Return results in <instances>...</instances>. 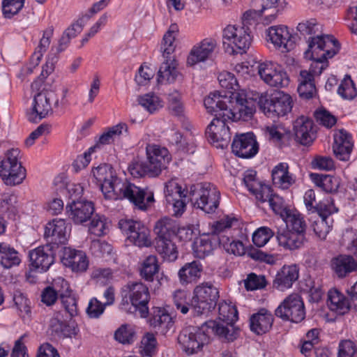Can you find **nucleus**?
<instances>
[{
    "instance_id": "7ed1b4c3",
    "label": "nucleus",
    "mask_w": 357,
    "mask_h": 357,
    "mask_svg": "<svg viewBox=\"0 0 357 357\" xmlns=\"http://www.w3.org/2000/svg\"><path fill=\"white\" fill-rule=\"evenodd\" d=\"M211 335L218 336L223 341L233 342L236 340V332L232 326H224L209 320L199 328H185L178 335V340L183 351L188 355H192L202 351L209 343Z\"/></svg>"
},
{
    "instance_id": "412c9836",
    "label": "nucleus",
    "mask_w": 357,
    "mask_h": 357,
    "mask_svg": "<svg viewBox=\"0 0 357 357\" xmlns=\"http://www.w3.org/2000/svg\"><path fill=\"white\" fill-rule=\"evenodd\" d=\"M94 212L93 204L86 200L73 201L66 206L68 218L77 225L88 221Z\"/></svg>"
},
{
    "instance_id": "72a5a7b5",
    "label": "nucleus",
    "mask_w": 357,
    "mask_h": 357,
    "mask_svg": "<svg viewBox=\"0 0 357 357\" xmlns=\"http://www.w3.org/2000/svg\"><path fill=\"white\" fill-rule=\"evenodd\" d=\"M243 181L247 189L255 196L256 199H262L261 195H267L269 193V186L262 184L257 178V172L249 169L244 172Z\"/></svg>"
},
{
    "instance_id": "79ce46f5",
    "label": "nucleus",
    "mask_w": 357,
    "mask_h": 357,
    "mask_svg": "<svg viewBox=\"0 0 357 357\" xmlns=\"http://www.w3.org/2000/svg\"><path fill=\"white\" fill-rule=\"evenodd\" d=\"M159 271V264L156 256L151 255L146 257L142 262L139 273L145 280L152 282L154 275Z\"/></svg>"
},
{
    "instance_id": "cd10ccee",
    "label": "nucleus",
    "mask_w": 357,
    "mask_h": 357,
    "mask_svg": "<svg viewBox=\"0 0 357 357\" xmlns=\"http://www.w3.org/2000/svg\"><path fill=\"white\" fill-rule=\"evenodd\" d=\"M273 323V314L265 308L260 309L250 319V330L257 335H262L269 331Z\"/></svg>"
},
{
    "instance_id": "9d476101",
    "label": "nucleus",
    "mask_w": 357,
    "mask_h": 357,
    "mask_svg": "<svg viewBox=\"0 0 357 357\" xmlns=\"http://www.w3.org/2000/svg\"><path fill=\"white\" fill-rule=\"evenodd\" d=\"M218 298V289L211 282H203L193 291L191 309L196 315L206 314L215 308Z\"/></svg>"
},
{
    "instance_id": "ea45409f",
    "label": "nucleus",
    "mask_w": 357,
    "mask_h": 357,
    "mask_svg": "<svg viewBox=\"0 0 357 357\" xmlns=\"http://www.w3.org/2000/svg\"><path fill=\"white\" fill-rule=\"evenodd\" d=\"M310 176L316 185L326 192H335L340 186V181L337 177L318 174H311Z\"/></svg>"
},
{
    "instance_id": "a211bd4d",
    "label": "nucleus",
    "mask_w": 357,
    "mask_h": 357,
    "mask_svg": "<svg viewBox=\"0 0 357 357\" xmlns=\"http://www.w3.org/2000/svg\"><path fill=\"white\" fill-rule=\"evenodd\" d=\"M218 79L221 87L225 89L226 90H227V91L225 92L224 95H222L218 92H215L213 93H211L208 97H214L215 96H218L222 98L228 97L229 99H231V102H233L232 104L236 105V99L233 98V95L234 93H238V95L242 96L241 98H243V100L242 101H241V102L243 105H247V102H253L252 100H249L247 99L245 91L243 89H240V86L238 85L237 79L235 77L234 75L232 74L231 73L223 71L219 74Z\"/></svg>"
},
{
    "instance_id": "2eb2a0df",
    "label": "nucleus",
    "mask_w": 357,
    "mask_h": 357,
    "mask_svg": "<svg viewBox=\"0 0 357 357\" xmlns=\"http://www.w3.org/2000/svg\"><path fill=\"white\" fill-rule=\"evenodd\" d=\"M267 40L282 53H287L294 49L296 38L288 27L284 25L270 26L266 30Z\"/></svg>"
},
{
    "instance_id": "9b49d317",
    "label": "nucleus",
    "mask_w": 357,
    "mask_h": 357,
    "mask_svg": "<svg viewBox=\"0 0 357 357\" xmlns=\"http://www.w3.org/2000/svg\"><path fill=\"white\" fill-rule=\"evenodd\" d=\"M292 99L282 91H276L270 96H261L259 105L268 117H279L287 115L291 111Z\"/></svg>"
},
{
    "instance_id": "473e14b6",
    "label": "nucleus",
    "mask_w": 357,
    "mask_h": 357,
    "mask_svg": "<svg viewBox=\"0 0 357 357\" xmlns=\"http://www.w3.org/2000/svg\"><path fill=\"white\" fill-rule=\"evenodd\" d=\"M331 268L338 278H344L357 271V261L349 255H339L331 261Z\"/></svg>"
},
{
    "instance_id": "c85d7f7f",
    "label": "nucleus",
    "mask_w": 357,
    "mask_h": 357,
    "mask_svg": "<svg viewBox=\"0 0 357 357\" xmlns=\"http://www.w3.org/2000/svg\"><path fill=\"white\" fill-rule=\"evenodd\" d=\"M276 238L280 246L289 250L301 248L306 241L305 235L285 229L278 230Z\"/></svg>"
},
{
    "instance_id": "4be33fe9",
    "label": "nucleus",
    "mask_w": 357,
    "mask_h": 357,
    "mask_svg": "<svg viewBox=\"0 0 357 357\" xmlns=\"http://www.w3.org/2000/svg\"><path fill=\"white\" fill-rule=\"evenodd\" d=\"M61 262L66 267L76 273L84 272L89 266V261L86 254L82 250L69 247L63 248Z\"/></svg>"
},
{
    "instance_id": "f03ea898",
    "label": "nucleus",
    "mask_w": 357,
    "mask_h": 357,
    "mask_svg": "<svg viewBox=\"0 0 357 357\" xmlns=\"http://www.w3.org/2000/svg\"><path fill=\"white\" fill-rule=\"evenodd\" d=\"M92 174L106 199H127L142 211L146 210L154 202L153 192L142 189L126 179L121 180L108 164H102L93 169Z\"/></svg>"
},
{
    "instance_id": "a18cd8bd",
    "label": "nucleus",
    "mask_w": 357,
    "mask_h": 357,
    "mask_svg": "<svg viewBox=\"0 0 357 357\" xmlns=\"http://www.w3.org/2000/svg\"><path fill=\"white\" fill-rule=\"evenodd\" d=\"M219 245L222 246L227 252L234 255L241 256L245 253V248L243 243L231 239L229 235L220 236Z\"/></svg>"
},
{
    "instance_id": "0e129e2a",
    "label": "nucleus",
    "mask_w": 357,
    "mask_h": 357,
    "mask_svg": "<svg viewBox=\"0 0 357 357\" xmlns=\"http://www.w3.org/2000/svg\"><path fill=\"white\" fill-rule=\"evenodd\" d=\"M105 220L106 219L103 216H100L98 215L93 216L89 227V232L97 236L104 235L105 234V230L107 229Z\"/></svg>"
},
{
    "instance_id": "423d86ee",
    "label": "nucleus",
    "mask_w": 357,
    "mask_h": 357,
    "mask_svg": "<svg viewBox=\"0 0 357 357\" xmlns=\"http://www.w3.org/2000/svg\"><path fill=\"white\" fill-rule=\"evenodd\" d=\"M61 98L59 100L56 94L52 90L43 89L33 96L31 111L28 114V119L31 122H38L45 118L53 112L52 107L50 103L54 100L53 107L57 110L63 111L69 105L67 98L68 89L63 87L61 91Z\"/></svg>"
},
{
    "instance_id": "7c9ffc66",
    "label": "nucleus",
    "mask_w": 357,
    "mask_h": 357,
    "mask_svg": "<svg viewBox=\"0 0 357 357\" xmlns=\"http://www.w3.org/2000/svg\"><path fill=\"white\" fill-rule=\"evenodd\" d=\"M271 176L273 185L282 190L289 188L296 181L295 176L289 172V165L285 162L274 167Z\"/></svg>"
},
{
    "instance_id": "0eeeda50",
    "label": "nucleus",
    "mask_w": 357,
    "mask_h": 357,
    "mask_svg": "<svg viewBox=\"0 0 357 357\" xmlns=\"http://www.w3.org/2000/svg\"><path fill=\"white\" fill-rule=\"evenodd\" d=\"M189 197L194 206L206 213L215 211L220 204V193L210 183H199L190 186Z\"/></svg>"
},
{
    "instance_id": "c756f323",
    "label": "nucleus",
    "mask_w": 357,
    "mask_h": 357,
    "mask_svg": "<svg viewBox=\"0 0 357 357\" xmlns=\"http://www.w3.org/2000/svg\"><path fill=\"white\" fill-rule=\"evenodd\" d=\"M177 67L178 63L175 57L164 59L158 72V83L165 84L174 82L181 75Z\"/></svg>"
},
{
    "instance_id": "37998d69",
    "label": "nucleus",
    "mask_w": 357,
    "mask_h": 357,
    "mask_svg": "<svg viewBox=\"0 0 357 357\" xmlns=\"http://www.w3.org/2000/svg\"><path fill=\"white\" fill-rule=\"evenodd\" d=\"M236 221V218L227 216L215 222L211 227L213 239L220 243V236L230 234V229Z\"/></svg>"
},
{
    "instance_id": "ddd939ff",
    "label": "nucleus",
    "mask_w": 357,
    "mask_h": 357,
    "mask_svg": "<svg viewBox=\"0 0 357 357\" xmlns=\"http://www.w3.org/2000/svg\"><path fill=\"white\" fill-rule=\"evenodd\" d=\"M275 314L284 321L299 323L305 317L303 301L300 295L293 294L287 296L276 308Z\"/></svg>"
},
{
    "instance_id": "f8f14e48",
    "label": "nucleus",
    "mask_w": 357,
    "mask_h": 357,
    "mask_svg": "<svg viewBox=\"0 0 357 357\" xmlns=\"http://www.w3.org/2000/svg\"><path fill=\"white\" fill-rule=\"evenodd\" d=\"M57 250L51 244L39 246L29 252L31 270L26 274L27 280L30 282H35L34 277L31 275L33 270L40 273L46 272L54 263Z\"/></svg>"
},
{
    "instance_id": "603ef678",
    "label": "nucleus",
    "mask_w": 357,
    "mask_h": 357,
    "mask_svg": "<svg viewBox=\"0 0 357 357\" xmlns=\"http://www.w3.org/2000/svg\"><path fill=\"white\" fill-rule=\"evenodd\" d=\"M188 294L181 289H177L173 293V302L176 310L180 311L183 314H186L190 306V301H188Z\"/></svg>"
},
{
    "instance_id": "864d4df0",
    "label": "nucleus",
    "mask_w": 357,
    "mask_h": 357,
    "mask_svg": "<svg viewBox=\"0 0 357 357\" xmlns=\"http://www.w3.org/2000/svg\"><path fill=\"white\" fill-rule=\"evenodd\" d=\"M185 190H182L181 185L174 181L167 182L165 185V194L167 202H172L174 199L181 197H186L187 194L189 195V190L185 192Z\"/></svg>"
},
{
    "instance_id": "4c0bfd02",
    "label": "nucleus",
    "mask_w": 357,
    "mask_h": 357,
    "mask_svg": "<svg viewBox=\"0 0 357 357\" xmlns=\"http://www.w3.org/2000/svg\"><path fill=\"white\" fill-rule=\"evenodd\" d=\"M283 220L286 224V229L291 231L301 233L306 236L307 225L303 215L296 212L286 211Z\"/></svg>"
},
{
    "instance_id": "1a4fd4ad",
    "label": "nucleus",
    "mask_w": 357,
    "mask_h": 357,
    "mask_svg": "<svg viewBox=\"0 0 357 357\" xmlns=\"http://www.w3.org/2000/svg\"><path fill=\"white\" fill-rule=\"evenodd\" d=\"M128 291L130 304L122 301L120 308L127 313L139 312L141 317H146L149 314L148 303L150 300L149 288L142 282H130L126 285Z\"/></svg>"
},
{
    "instance_id": "6ab92c4d",
    "label": "nucleus",
    "mask_w": 357,
    "mask_h": 357,
    "mask_svg": "<svg viewBox=\"0 0 357 357\" xmlns=\"http://www.w3.org/2000/svg\"><path fill=\"white\" fill-rule=\"evenodd\" d=\"M231 149L234 154L242 158L254 157L259 151V145L252 132L236 135Z\"/></svg>"
},
{
    "instance_id": "bb28decb",
    "label": "nucleus",
    "mask_w": 357,
    "mask_h": 357,
    "mask_svg": "<svg viewBox=\"0 0 357 357\" xmlns=\"http://www.w3.org/2000/svg\"><path fill=\"white\" fill-rule=\"evenodd\" d=\"M296 140L302 145L310 144L316 137L313 122L306 116H301L294 123Z\"/></svg>"
},
{
    "instance_id": "4d7b16f0",
    "label": "nucleus",
    "mask_w": 357,
    "mask_h": 357,
    "mask_svg": "<svg viewBox=\"0 0 357 357\" xmlns=\"http://www.w3.org/2000/svg\"><path fill=\"white\" fill-rule=\"evenodd\" d=\"M173 31H167L163 36L161 44V52L164 59L175 57L174 55L176 48V45L174 44L175 36H173Z\"/></svg>"
},
{
    "instance_id": "f257e3e1",
    "label": "nucleus",
    "mask_w": 357,
    "mask_h": 357,
    "mask_svg": "<svg viewBox=\"0 0 357 357\" xmlns=\"http://www.w3.org/2000/svg\"><path fill=\"white\" fill-rule=\"evenodd\" d=\"M233 96V98L236 99V105H233L228 97L218 96L206 97L204 101L207 112L215 116L208 126L206 134L211 143L216 144L217 147L222 149L228 145L231 139L229 128L226 125V121H248L255 111L254 102L243 105L241 102L242 96L238 93Z\"/></svg>"
},
{
    "instance_id": "f704fd0d",
    "label": "nucleus",
    "mask_w": 357,
    "mask_h": 357,
    "mask_svg": "<svg viewBox=\"0 0 357 357\" xmlns=\"http://www.w3.org/2000/svg\"><path fill=\"white\" fill-rule=\"evenodd\" d=\"M219 321L214 320L216 323L224 325V326H232L236 332V339L238 335V330L234 326V323L238 319V311L236 307L230 303L222 301L219 303L218 307Z\"/></svg>"
},
{
    "instance_id": "6e6d98bb",
    "label": "nucleus",
    "mask_w": 357,
    "mask_h": 357,
    "mask_svg": "<svg viewBox=\"0 0 357 357\" xmlns=\"http://www.w3.org/2000/svg\"><path fill=\"white\" fill-rule=\"evenodd\" d=\"M338 209L335 206L333 200L332 199H326L320 202L314 207L313 212H317L319 217L327 218L328 220L333 219L331 215L333 213H337Z\"/></svg>"
},
{
    "instance_id": "13d9d810",
    "label": "nucleus",
    "mask_w": 357,
    "mask_h": 357,
    "mask_svg": "<svg viewBox=\"0 0 357 357\" xmlns=\"http://www.w3.org/2000/svg\"><path fill=\"white\" fill-rule=\"evenodd\" d=\"M333 219L319 217L314 220L312 227L315 234L320 239H325L332 227Z\"/></svg>"
},
{
    "instance_id": "c9c22d12",
    "label": "nucleus",
    "mask_w": 357,
    "mask_h": 357,
    "mask_svg": "<svg viewBox=\"0 0 357 357\" xmlns=\"http://www.w3.org/2000/svg\"><path fill=\"white\" fill-rule=\"evenodd\" d=\"M202 269V264L197 261L185 264L178 272L181 284L188 285L196 282L201 276Z\"/></svg>"
},
{
    "instance_id": "20e7f679",
    "label": "nucleus",
    "mask_w": 357,
    "mask_h": 357,
    "mask_svg": "<svg viewBox=\"0 0 357 357\" xmlns=\"http://www.w3.org/2000/svg\"><path fill=\"white\" fill-rule=\"evenodd\" d=\"M340 50L337 40L331 35H317L308 40L305 56L312 60L310 72L319 75L328 66L327 59L333 57Z\"/></svg>"
},
{
    "instance_id": "e433bc0d",
    "label": "nucleus",
    "mask_w": 357,
    "mask_h": 357,
    "mask_svg": "<svg viewBox=\"0 0 357 357\" xmlns=\"http://www.w3.org/2000/svg\"><path fill=\"white\" fill-rule=\"evenodd\" d=\"M328 305L332 311L339 314H344L350 309L349 299L336 289H331L328 291Z\"/></svg>"
},
{
    "instance_id": "f3484780",
    "label": "nucleus",
    "mask_w": 357,
    "mask_h": 357,
    "mask_svg": "<svg viewBox=\"0 0 357 357\" xmlns=\"http://www.w3.org/2000/svg\"><path fill=\"white\" fill-rule=\"evenodd\" d=\"M260 77L273 87H284L289 84V77L280 66L271 62L260 63L258 67Z\"/></svg>"
},
{
    "instance_id": "2f4dec72",
    "label": "nucleus",
    "mask_w": 357,
    "mask_h": 357,
    "mask_svg": "<svg viewBox=\"0 0 357 357\" xmlns=\"http://www.w3.org/2000/svg\"><path fill=\"white\" fill-rule=\"evenodd\" d=\"M279 0H255L254 6L255 7L252 13L253 19L255 20L257 15H262L264 17V21L266 24L273 21L278 12Z\"/></svg>"
},
{
    "instance_id": "69168bd1",
    "label": "nucleus",
    "mask_w": 357,
    "mask_h": 357,
    "mask_svg": "<svg viewBox=\"0 0 357 357\" xmlns=\"http://www.w3.org/2000/svg\"><path fill=\"white\" fill-rule=\"evenodd\" d=\"M168 109L174 116H180L183 112V103L181 101V95L174 91L169 95Z\"/></svg>"
},
{
    "instance_id": "680f3d73",
    "label": "nucleus",
    "mask_w": 357,
    "mask_h": 357,
    "mask_svg": "<svg viewBox=\"0 0 357 357\" xmlns=\"http://www.w3.org/2000/svg\"><path fill=\"white\" fill-rule=\"evenodd\" d=\"M245 287L248 291L263 289L266 285V280L264 275L250 273L244 280Z\"/></svg>"
},
{
    "instance_id": "58836bf2",
    "label": "nucleus",
    "mask_w": 357,
    "mask_h": 357,
    "mask_svg": "<svg viewBox=\"0 0 357 357\" xmlns=\"http://www.w3.org/2000/svg\"><path fill=\"white\" fill-rule=\"evenodd\" d=\"M155 250L165 260L172 261L178 257L176 245L169 237H157Z\"/></svg>"
},
{
    "instance_id": "4468645a",
    "label": "nucleus",
    "mask_w": 357,
    "mask_h": 357,
    "mask_svg": "<svg viewBox=\"0 0 357 357\" xmlns=\"http://www.w3.org/2000/svg\"><path fill=\"white\" fill-rule=\"evenodd\" d=\"M119 227L127 238L138 247H149L151 245L149 229L140 221L121 219Z\"/></svg>"
},
{
    "instance_id": "a878e982",
    "label": "nucleus",
    "mask_w": 357,
    "mask_h": 357,
    "mask_svg": "<svg viewBox=\"0 0 357 357\" xmlns=\"http://www.w3.org/2000/svg\"><path fill=\"white\" fill-rule=\"evenodd\" d=\"M299 278V268L296 264L284 265L273 280V287L280 291L291 288Z\"/></svg>"
},
{
    "instance_id": "de8ad7c7",
    "label": "nucleus",
    "mask_w": 357,
    "mask_h": 357,
    "mask_svg": "<svg viewBox=\"0 0 357 357\" xmlns=\"http://www.w3.org/2000/svg\"><path fill=\"white\" fill-rule=\"evenodd\" d=\"M262 199H258L257 200L264 203L268 202L269 206L277 214H280L281 215H284L283 213H285L286 208L284 206L283 199L275 194L272 193V189L269 186V193L267 195V197L265 195H261Z\"/></svg>"
},
{
    "instance_id": "052dcab7",
    "label": "nucleus",
    "mask_w": 357,
    "mask_h": 357,
    "mask_svg": "<svg viewBox=\"0 0 357 357\" xmlns=\"http://www.w3.org/2000/svg\"><path fill=\"white\" fill-rule=\"evenodd\" d=\"M155 232L158 237H169L171 232H174V221L167 217L159 220L155 225Z\"/></svg>"
},
{
    "instance_id": "b1692460",
    "label": "nucleus",
    "mask_w": 357,
    "mask_h": 357,
    "mask_svg": "<svg viewBox=\"0 0 357 357\" xmlns=\"http://www.w3.org/2000/svg\"><path fill=\"white\" fill-rule=\"evenodd\" d=\"M333 152L340 160L348 161L353 149L354 142L351 135L342 129L334 133Z\"/></svg>"
},
{
    "instance_id": "a19ab883",
    "label": "nucleus",
    "mask_w": 357,
    "mask_h": 357,
    "mask_svg": "<svg viewBox=\"0 0 357 357\" xmlns=\"http://www.w3.org/2000/svg\"><path fill=\"white\" fill-rule=\"evenodd\" d=\"M21 260L18 252L6 243H0V263L5 268L18 265Z\"/></svg>"
},
{
    "instance_id": "39448f33",
    "label": "nucleus",
    "mask_w": 357,
    "mask_h": 357,
    "mask_svg": "<svg viewBox=\"0 0 357 357\" xmlns=\"http://www.w3.org/2000/svg\"><path fill=\"white\" fill-rule=\"evenodd\" d=\"M254 11H246L241 24L228 25L223 30V45L227 52L231 54L246 52L252 43L250 26L255 24Z\"/></svg>"
},
{
    "instance_id": "5fc2aeb1",
    "label": "nucleus",
    "mask_w": 357,
    "mask_h": 357,
    "mask_svg": "<svg viewBox=\"0 0 357 357\" xmlns=\"http://www.w3.org/2000/svg\"><path fill=\"white\" fill-rule=\"evenodd\" d=\"M337 93L344 99L351 100L357 95L356 89L351 77L346 75L337 89Z\"/></svg>"
},
{
    "instance_id": "393cba45",
    "label": "nucleus",
    "mask_w": 357,
    "mask_h": 357,
    "mask_svg": "<svg viewBox=\"0 0 357 357\" xmlns=\"http://www.w3.org/2000/svg\"><path fill=\"white\" fill-rule=\"evenodd\" d=\"M217 42L215 39L207 38L195 45L191 50L187 59L190 66L206 61L210 58L217 48Z\"/></svg>"
},
{
    "instance_id": "338daca9",
    "label": "nucleus",
    "mask_w": 357,
    "mask_h": 357,
    "mask_svg": "<svg viewBox=\"0 0 357 357\" xmlns=\"http://www.w3.org/2000/svg\"><path fill=\"white\" fill-rule=\"evenodd\" d=\"M153 324L155 327L158 326L162 332L166 333L173 328L174 322L169 314L162 312L154 316Z\"/></svg>"
},
{
    "instance_id": "dca6fc26",
    "label": "nucleus",
    "mask_w": 357,
    "mask_h": 357,
    "mask_svg": "<svg viewBox=\"0 0 357 357\" xmlns=\"http://www.w3.org/2000/svg\"><path fill=\"white\" fill-rule=\"evenodd\" d=\"M147 165L150 171V176H158L171 160L169 151L166 148L158 145H148L146 149Z\"/></svg>"
},
{
    "instance_id": "bf43d9fd",
    "label": "nucleus",
    "mask_w": 357,
    "mask_h": 357,
    "mask_svg": "<svg viewBox=\"0 0 357 357\" xmlns=\"http://www.w3.org/2000/svg\"><path fill=\"white\" fill-rule=\"evenodd\" d=\"M274 235V232L267 227L257 229L252 234L253 243L259 248L264 246Z\"/></svg>"
},
{
    "instance_id": "aec40b11",
    "label": "nucleus",
    "mask_w": 357,
    "mask_h": 357,
    "mask_svg": "<svg viewBox=\"0 0 357 357\" xmlns=\"http://www.w3.org/2000/svg\"><path fill=\"white\" fill-rule=\"evenodd\" d=\"M45 238L47 240L46 244H51L58 249L59 245L65 244L69 236L66 222L63 219H53L45 226Z\"/></svg>"
},
{
    "instance_id": "3c124183",
    "label": "nucleus",
    "mask_w": 357,
    "mask_h": 357,
    "mask_svg": "<svg viewBox=\"0 0 357 357\" xmlns=\"http://www.w3.org/2000/svg\"><path fill=\"white\" fill-rule=\"evenodd\" d=\"M17 197L12 192H4L0 199V212L15 214L17 212Z\"/></svg>"
},
{
    "instance_id": "5701e85b",
    "label": "nucleus",
    "mask_w": 357,
    "mask_h": 357,
    "mask_svg": "<svg viewBox=\"0 0 357 357\" xmlns=\"http://www.w3.org/2000/svg\"><path fill=\"white\" fill-rule=\"evenodd\" d=\"M128 132V126L126 123H120L116 126L109 128L105 131L99 137L96 145L89 149L87 152L84 154V158L82 160H84V162H82L83 166H86L91 160V155L97 149H99L101 145L109 144L114 142V140L119 137L123 132Z\"/></svg>"
},
{
    "instance_id": "6e6552de",
    "label": "nucleus",
    "mask_w": 357,
    "mask_h": 357,
    "mask_svg": "<svg viewBox=\"0 0 357 357\" xmlns=\"http://www.w3.org/2000/svg\"><path fill=\"white\" fill-rule=\"evenodd\" d=\"M20 153L18 149H10L0 162V177L6 185H19L26 178V169L19 160Z\"/></svg>"
},
{
    "instance_id": "c03bdc74",
    "label": "nucleus",
    "mask_w": 357,
    "mask_h": 357,
    "mask_svg": "<svg viewBox=\"0 0 357 357\" xmlns=\"http://www.w3.org/2000/svg\"><path fill=\"white\" fill-rule=\"evenodd\" d=\"M114 339L123 344H132L136 340V331L131 324H122L114 333Z\"/></svg>"
},
{
    "instance_id": "e2e57ef3",
    "label": "nucleus",
    "mask_w": 357,
    "mask_h": 357,
    "mask_svg": "<svg viewBox=\"0 0 357 357\" xmlns=\"http://www.w3.org/2000/svg\"><path fill=\"white\" fill-rule=\"evenodd\" d=\"M24 0H3L2 10L6 17L10 18L19 13L24 6Z\"/></svg>"
},
{
    "instance_id": "09e8293b",
    "label": "nucleus",
    "mask_w": 357,
    "mask_h": 357,
    "mask_svg": "<svg viewBox=\"0 0 357 357\" xmlns=\"http://www.w3.org/2000/svg\"><path fill=\"white\" fill-rule=\"evenodd\" d=\"M53 35V29L50 28L44 31L43 36L40 40L39 45L33 53L31 60L35 66L39 63L44 52H46L50 44V38Z\"/></svg>"
},
{
    "instance_id": "8fccbe9b",
    "label": "nucleus",
    "mask_w": 357,
    "mask_h": 357,
    "mask_svg": "<svg viewBox=\"0 0 357 357\" xmlns=\"http://www.w3.org/2000/svg\"><path fill=\"white\" fill-rule=\"evenodd\" d=\"M157 349V340L154 334L146 333L141 341V354L142 357H153Z\"/></svg>"
},
{
    "instance_id": "774afa93",
    "label": "nucleus",
    "mask_w": 357,
    "mask_h": 357,
    "mask_svg": "<svg viewBox=\"0 0 357 357\" xmlns=\"http://www.w3.org/2000/svg\"><path fill=\"white\" fill-rule=\"evenodd\" d=\"M13 301L20 312L21 316L29 315L31 312L30 301L20 291L15 292L13 296Z\"/></svg>"
},
{
    "instance_id": "49530a36",
    "label": "nucleus",
    "mask_w": 357,
    "mask_h": 357,
    "mask_svg": "<svg viewBox=\"0 0 357 357\" xmlns=\"http://www.w3.org/2000/svg\"><path fill=\"white\" fill-rule=\"evenodd\" d=\"M137 101L149 113H153L162 107L160 98L153 93L139 96Z\"/></svg>"
}]
</instances>
